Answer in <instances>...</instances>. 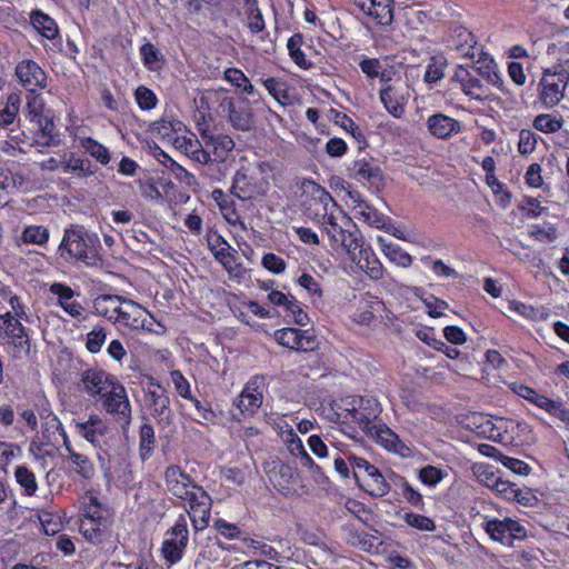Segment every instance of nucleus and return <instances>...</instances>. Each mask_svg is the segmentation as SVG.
Returning <instances> with one entry per match:
<instances>
[{"label": "nucleus", "mask_w": 569, "mask_h": 569, "mask_svg": "<svg viewBox=\"0 0 569 569\" xmlns=\"http://www.w3.org/2000/svg\"><path fill=\"white\" fill-rule=\"evenodd\" d=\"M382 413V405L370 395H349L333 399L328 418L339 425L341 431L356 437L365 433Z\"/></svg>", "instance_id": "1"}, {"label": "nucleus", "mask_w": 569, "mask_h": 569, "mask_svg": "<svg viewBox=\"0 0 569 569\" xmlns=\"http://www.w3.org/2000/svg\"><path fill=\"white\" fill-rule=\"evenodd\" d=\"M100 248L101 243L97 233L87 231L81 224H71L63 231L57 254L68 264L96 266L100 260Z\"/></svg>", "instance_id": "2"}, {"label": "nucleus", "mask_w": 569, "mask_h": 569, "mask_svg": "<svg viewBox=\"0 0 569 569\" xmlns=\"http://www.w3.org/2000/svg\"><path fill=\"white\" fill-rule=\"evenodd\" d=\"M11 311L2 315V326L6 333V349L16 359L28 356L30 352V339L21 320H29L24 306L17 296L9 299Z\"/></svg>", "instance_id": "3"}, {"label": "nucleus", "mask_w": 569, "mask_h": 569, "mask_svg": "<svg viewBox=\"0 0 569 569\" xmlns=\"http://www.w3.org/2000/svg\"><path fill=\"white\" fill-rule=\"evenodd\" d=\"M23 113L39 132L40 139L37 140L38 144L42 147L59 146L60 138L56 130L53 111L46 107V102L40 93L28 94Z\"/></svg>", "instance_id": "4"}, {"label": "nucleus", "mask_w": 569, "mask_h": 569, "mask_svg": "<svg viewBox=\"0 0 569 569\" xmlns=\"http://www.w3.org/2000/svg\"><path fill=\"white\" fill-rule=\"evenodd\" d=\"M348 461L360 489L375 498H382L389 493L390 483L375 465L357 456H349Z\"/></svg>", "instance_id": "5"}, {"label": "nucleus", "mask_w": 569, "mask_h": 569, "mask_svg": "<svg viewBox=\"0 0 569 569\" xmlns=\"http://www.w3.org/2000/svg\"><path fill=\"white\" fill-rule=\"evenodd\" d=\"M176 506H181L190 519L196 532L202 531L209 527L211 518L212 499L201 485L191 487V490L178 501Z\"/></svg>", "instance_id": "6"}, {"label": "nucleus", "mask_w": 569, "mask_h": 569, "mask_svg": "<svg viewBox=\"0 0 569 569\" xmlns=\"http://www.w3.org/2000/svg\"><path fill=\"white\" fill-rule=\"evenodd\" d=\"M481 528L492 541L499 542L506 547H512L516 540L527 538V529L518 520L510 517L503 519L491 518L481 515Z\"/></svg>", "instance_id": "7"}, {"label": "nucleus", "mask_w": 569, "mask_h": 569, "mask_svg": "<svg viewBox=\"0 0 569 569\" xmlns=\"http://www.w3.org/2000/svg\"><path fill=\"white\" fill-rule=\"evenodd\" d=\"M510 390L518 397L527 400L531 405L546 411L550 417L559 419L567 429H569V408H567L562 400L551 399L548 396L539 393L536 389L522 383L511 382Z\"/></svg>", "instance_id": "8"}, {"label": "nucleus", "mask_w": 569, "mask_h": 569, "mask_svg": "<svg viewBox=\"0 0 569 569\" xmlns=\"http://www.w3.org/2000/svg\"><path fill=\"white\" fill-rule=\"evenodd\" d=\"M189 543V526L184 513H180L173 526L166 532L161 546V552L164 560L170 565L178 563L184 556Z\"/></svg>", "instance_id": "9"}, {"label": "nucleus", "mask_w": 569, "mask_h": 569, "mask_svg": "<svg viewBox=\"0 0 569 569\" xmlns=\"http://www.w3.org/2000/svg\"><path fill=\"white\" fill-rule=\"evenodd\" d=\"M154 317L141 305L123 298L113 323L137 332H153Z\"/></svg>", "instance_id": "10"}, {"label": "nucleus", "mask_w": 569, "mask_h": 569, "mask_svg": "<svg viewBox=\"0 0 569 569\" xmlns=\"http://www.w3.org/2000/svg\"><path fill=\"white\" fill-rule=\"evenodd\" d=\"M144 401L158 426L166 428L173 422V411L167 389L153 378L147 383Z\"/></svg>", "instance_id": "11"}, {"label": "nucleus", "mask_w": 569, "mask_h": 569, "mask_svg": "<svg viewBox=\"0 0 569 569\" xmlns=\"http://www.w3.org/2000/svg\"><path fill=\"white\" fill-rule=\"evenodd\" d=\"M113 386L98 406L126 430L131 422V403L124 386L121 382Z\"/></svg>", "instance_id": "12"}, {"label": "nucleus", "mask_w": 569, "mask_h": 569, "mask_svg": "<svg viewBox=\"0 0 569 569\" xmlns=\"http://www.w3.org/2000/svg\"><path fill=\"white\" fill-rule=\"evenodd\" d=\"M321 229L329 238L330 247L333 250L342 249L347 253L355 254V250L360 246L361 236L343 229L338 222L335 213H321L319 220Z\"/></svg>", "instance_id": "13"}, {"label": "nucleus", "mask_w": 569, "mask_h": 569, "mask_svg": "<svg viewBox=\"0 0 569 569\" xmlns=\"http://www.w3.org/2000/svg\"><path fill=\"white\" fill-rule=\"evenodd\" d=\"M569 82V72L560 69L556 72L546 70L539 82V100L546 108H553L563 98Z\"/></svg>", "instance_id": "14"}, {"label": "nucleus", "mask_w": 569, "mask_h": 569, "mask_svg": "<svg viewBox=\"0 0 569 569\" xmlns=\"http://www.w3.org/2000/svg\"><path fill=\"white\" fill-rule=\"evenodd\" d=\"M199 133L206 146L210 162L224 163L236 147L234 140L224 133H214L204 123L199 124Z\"/></svg>", "instance_id": "15"}, {"label": "nucleus", "mask_w": 569, "mask_h": 569, "mask_svg": "<svg viewBox=\"0 0 569 569\" xmlns=\"http://www.w3.org/2000/svg\"><path fill=\"white\" fill-rule=\"evenodd\" d=\"M268 387V376L258 373L244 385L238 397L237 407L241 413L253 416L263 402V393Z\"/></svg>", "instance_id": "16"}, {"label": "nucleus", "mask_w": 569, "mask_h": 569, "mask_svg": "<svg viewBox=\"0 0 569 569\" xmlns=\"http://www.w3.org/2000/svg\"><path fill=\"white\" fill-rule=\"evenodd\" d=\"M379 98L388 113L396 119H400L406 112L409 100L408 86L401 80L382 86Z\"/></svg>", "instance_id": "17"}, {"label": "nucleus", "mask_w": 569, "mask_h": 569, "mask_svg": "<svg viewBox=\"0 0 569 569\" xmlns=\"http://www.w3.org/2000/svg\"><path fill=\"white\" fill-rule=\"evenodd\" d=\"M14 73L20 84L29 94H38L39 91L47 87V73L31 59H24L18 62Z\"/></svg>", "instance_id": "18"}, {"label": "nucleus", "mask_w": 569, "mask_h": 569, "mask_svg": "<svg viewBox=\"0 0 569 569\" xmlns=\"http://www.w3.org/2000/svg\"><path fill=\"white\" fill-rule=\"evenodd\" d=\"M353 4L377 26H390L395 19V0H353Z\"/></svg>", "instance_id": "19"}, {"label": "nucleus", "mask_w": 569, "mask_h": 569, "mask_svg": "<svg viewBox=\"0 0 569 569\" xmlns=\"http://www.w3.org/2000/svg\"><path fill=\"white\" fill-rule=\"evenodd\" d=\"M347 194V204L355 211L358 219L377 228L382 227L385 217L363 199L360 191L351 184L343 188Z\"/></svg>", "instance_id": "20"}, {"label": "nucleus", "mask_w": 569, "mask_h": 569, "mask_svg": "<svg viewBox=\"0 0 569 569\" xmlns=\"http://www.w3.org/2000/svg\"><path fill=\"white\" fill-rule=\"evenodd\" d=\"M163 478L167 490L174 498V501L183 498L191 490V487L198 485L179 465H169L164 470Z\"/></svg>", "instance_id": "21"}, {"label": "nucleus", "mask_w": 569, "mask_h": 569, "mask_svg": "<svg viewBox=\"0 0 569 569\" xmlns=\"http://www.w3.org/2000/svg\"><path fill=\"white\" fill-rule=\"evenodd\" d=\"M480 69L471 70L460 67L452 78V81L459 83L460 90L470 99L485 100L488 97V89L479 79Z\"/></svg>", "instance_id": "22"}, {"label": "nucleus", "mask_w": 569, "mask_h": 569, "mask_svg": "<svg viewBox=\"0 0 569 569\" xmlns=\"http://www.w3.org/2000/svg\"><path fill=\"white\" fill-rule=\"evenodd\" d=\"M114 518H100L97 521L81 520L79 531L86 541L94 546L112 542V526Z\"/></svg>", "instance_id": "23"}, {"label": "nucleus", "mask_w": 569, "mask_h": 569, "mask_svg": "<svg viewBox=\"0 0 569 569\" xmlns=\"http://www.w3.org/2000/svg\"><path fill=\"white\" fill-rule=\"evenodd\" d=\"M355 254L348 253L352 261L357 262L359 268L372 280H380L383 277V266L376 256L370 244H366L362 237L360 246L355 250Z\"/></svg>", "instance_id": "24"}, {"label": "nucleus", "mask_w": 569, "mask_h": 569, "mask_svg": "<svg viewBox=\"0 0 569 569\" xmlns=\"http://www.w3.org/2000/svg\"><path fill=\"white\" fill-rule=\"evenodd\" d=\"M475 432L488 440L502 445L511 443L513 437L507 430V421L498 419L493 422L483 416L475 417Z\"/></svg>", "instance_id": "25"}, {"label": "nucleus", "mask_w": 569, "mask_h": 569, "mask_svg": "<svg viewBox=\"0 0 569 569\" xmlns=\"http://www.w3.org/2000/svg\"><path fill=\"white\" fill-rule=\"evenodd\" d=\"M350 176L361 183L379 188L383 186V171L372 158L356 159L350 167Z\"/></svg>", "instance_id": "26"}, {"label": "nucleus", "mask_w": 569, "mask_h": 569, "mask_svg": "<svg viewBox=\"0 0 569 569\" xmlns=\"http://www.w3.org/2000/svg\"><path fill=\"white\" fill-rule=\"evenodd\" d=\"M114 518V513L112 509L99 499V492L94 489H89L84 492L81 499V520H92L97 521L98 519Z\"/></svg>", "instance_id": "27"}, {"label": "nucleus", "mask_w": 569, "mask_h": 569, "mask_svg": "<svg viewBox=\"0 0 569 569\" xmlns=\"http://www.w3.org/2000/svg\"><path fill=\"white\" fill-rule=\"evenodd\" d=\"M426 124L428 132L440 140H449L462 130L459 120L442 112H436L429 116Z\"/></svg>", "instance_id": "28"}, {"label": "nucleus", "mask_w": 569, "mask_h": 569, "mask_svg": "<svg viewBox=\"0 0 569 569\" xmlns=\"http://www.w3.org/2000/svg\"><path fill=\"white\" fill-rule=\"evenodd\" d=\"M208 247L214 259L221 263L229 273H232L239 266L237 263V251L221 234H209Z\"/></svg>", "instance_id": "29"}, {"label": "nucleus", "mask_w": 569, "mask_h": 569, "mask_svg": "<svg viewBox=\"0 0 569 569\" xmlns=\"http://www.w3.org/2000/svg\"><path fill=\"white\" fill-rule=\"evenodd\" d=\"M187 126L172 116L164 114L152 124V132L160 137L163 142L173 147L179 142L181 136L187 133Z\"/></svg>", "instance_id": "30"}, {"label": "nucleus", "mask_w": 569, "mask_h": 569, "mask_svg": "<svg viewBox=\"0 0 569 569\" xmlns=\"http://www.w3.org/2000/svg\"><path fill=\"white\" fill-rule=\"evenodd\" d=\"M64 449L67 451L66 461L70 470L80 479L90 481L96 475L93 462L83 453H79L71 446L69 438H66Z\"/></svg>", "instance_id": "31"}, {"label": "nucleus", "mask_w": 569, "mask_h": 569, "mask_svg": "<svg viewBox=\"0 0 569 569\" xmlns=\"http://www.w3.org/2000/svg\"><path fill=\"white\" fill-rule=\"evenodd\" d=\"M231 196V193L228 194L222 189L218 188L213 189L211 192V199L216 202L223 219L233 227L244 229V222Z\"/></svg>", "instance_id": "32"}, {"label": "nucleus", "mask_w": 569, "mask_h": 569, "mask_svg": "<svg viewBox=\"0 0 569 569\" xmlns=\"http://www.w3.org/2000/svg\"><path fill=\"white\" fill-rule=\"evenodd\" d=\"M114 376L104 369L94 367L87 368L80 375V381L78 383V388L80 391L84 392L89 398L93 396L94 392L100 390L102 387H108L106 385L110 379Z\"/></svg>", "instance_id": "33"}, {"label": "nucleus", "mask_w": 569, "mask_h": 569, "mask_svg": "<svg viewBox=\"0 0 569 569\" xmlns=\"http://www.w3.org/2000/svg\"><path fill=\"white\" fill-rule=\"evenodd\" d=\"M49 291L57 297L58 306L72 318H78L82 315L83 307L79 301L73 299L74 291L70 286L63 282H53Z\"/></svg>", "instance_id": "34"}, {"label": "nucleus", "mask_w": 569, "mask_h": 569, "mask_svg": "<svg viewBox=\"0 0 569 569\" xmlns=\"http://www.w3.org/2000/svg\"><path fill=\"white\" fill-rule=\"evenodd\" d=\"M363 435L392 452H397L398 446L401 443L399 436L383 422L381 416L378 418V422H375Z\"/></svg>", "instance_id": "35"}, {"label": "nucleus", "mask_w": 569, "mask_h": 569, "mask_svg": "<svg viewBox=\"0 0 569 569\" xmlns=\"http://www.w3.org/2000/svg\"><path fill=\"white\" fill-rule=\"evenodd\" d=\"M230 193L238 199L251 200L260 196V188L254 181V178L249 176L246 170H237L232 179Z\"/></svg>", "instance_id": "36"}, {"label": "nucleus", "mask_w": 569, "mask_h": 569, "mask_svg": "<svg viewBox=\"0 0 569 569\" xmlns=\"http://www.w3.org/2000/svg\"><path fill=\"white\" fill-rule=\"evenodd\" d=\"M174 148L182 150L193 161L201 164L209 163V156L202 139L199 140L189 129L186 134L181 136Z\"/></svg>", "instance_id": "37"}, {"label": "nucleus", "mask_w": 569, "mask_h": 569, "mask_svg": "<svg viewBox=\"0 0 569 569\" xmlns=\"http://www.w3.org/2000/svg\"><path fill=\"white\" fill-rule=\"evenodd\" d=\"M77 433L94 447L100 446L107 432V426L98 415H90L88 420L76 423Z\"/></svg>", "instance_id": "38"}, {"label": "nucleus", "mask_w": 569, "mask_h": 569, "mask_svg": "<svg viewBox=\"0 0 569 569\" xmlns=\"http://www.w3.org/2000/svg\"><path fill=\"white\" fill-rule=\"evenodd\" d=\"M42 420V435L49 443L59 441V438L63 440V447L66 446V438H69L59 418L49 410H43L40 413Z\"/></svg>", "instance_id": "39"}, {"label": "nucleus", "mask_w": 569, "mask_h": 569, "mask_svg": "<svg viewBox=\"0 0 569 569\" xmlns=\"http://www.w3.org/2000/svg\"><path fill=\"white\" fill-rule=\"evenodd\" d=\"M30 22L37 32H39L43 38L51 41L60 38L59 27L56 20L42 10H32L30 13Z\"/></svg>", "instance_id": "40"}, {"label": "nucleus", "mask_w": 569, "mask_h": 569, "mask_svg": "<svg viewBox=\"0 0 569 569\" xmlns=\"http://www.w3.org/2000/svg\"><path fill=\"white\" fill-rule=\"evenodd\" d=\"M123 298L118 295H99L92 301V308L97 316L109 321H114Z\"/></svg>", "instance_id": "41"}, {"label": "nucleus", "mask_w": 569, "mask_h": 569, "mask_svg": "<svg viewBox=\"0 0 569 569\" xmlns=\"http://www.w3.org/2000/svg\"><path fill=\"white\" fill-rule=\"evenodd\" d=\"M223 79L233 86L239 92L253 99H261V92L258 91L246 73L238 68H227L223 72Z\"/></svg>", "instance_id": "42"}, {"label": "nucleus", "mask_w": 569, "mask_h": 569, "mask_svg": "<svg viewBox=\"0 0 569 569\" xmlns=\"http://www.w3.org/2000/svg\"><path fill=\"white\" fill-rule=\"evenodd\" d=\"M61 168L64 173H71L80 179L92 177L97 172L89 159L81 158L74 152H71L68 159L61 161Z\"/></svg>", "instance_id": "43"}, {"label": "nucleus", "mask_w": 569, "mask_h": 569, "mask_svg": "<svg viewBox=\"0 0 569 569\" xmlns=\"http://www.w3.org/2000/svg\"><path fill=\"white\" fill-rule=\"evenodd\" d=\"M389 479L399 487L401 496L410 506L418 509L425 508V500L422 495L403 476L391 471Z\"/></svg>", "instance_id": "44"}, {"label": "nucleus", "mask_w": 569, "mask_h": 569, "mask_svg": "<svg viewBox=\"0 0 569 569\" xmlns=\"http://www.w3.org/2000/svg\"><path fill=\"white\" fill-rule=\"evenodd\" d=\"M305 37L301 32L293 33L287 41V49L290 59L301 70H310L313 67V62L307 59L302 46Z\"/></svg>", "instance_id": "45"}, {"label": "nucleus", "mask_w": 569, "mask_h": 569, "mask_svg": "<svg viewBox=\"0 0 569 569\" xmlns=\"http://www.w3.org/2000/svg\"><path fill=\"white\" fill-rule=\"evenodd\" d=\"M79 147L101 166H108L111 161L109 149L92 137H79Z\"/></svg>", "instance_id": "46"}, {"label": "nucleus", "mask_w": 569, "mask_h": 569, "mask_svg": "<svg viewBox=\"0 0 569 569\" xmlns=\"http://www.w3.org/2000/svg\"><path fill=\"white\" fill-rule=\"evenodd\" d=\"M157 447L154 428L150 423H142L139 430V456L141 461L149 460Z\"/></svg>", "instance_id": "47"}, {"label": "nucleus", "mask_w": 569, "mask_h": 569, "mask_svg": "<svg viewBox=\"0 0 569 569\" xmlns=\"http://www.w3.org/2000/svg\"><path fill=\"white\" fill-rule=\"evenodd\" d=\"M563 117L559 112L540 113L532 120L533 129L546 134L558 132L563 127Z\"/></svg>", "instance_id": "48"}, {"label": "nucleus", "mask_w": 569, "mask_h": 569, "mask_svg": "<svg viewBox=\"0 0 569 569\" xmlns=\"http://www.w3.org/2000/svg\"><path fill=\"white\" fill-rule=\"evenodd\" d=\"M13 475L22 495L26 497H33L38 490V482L34 472L26 465H19L16 467Z\"/></svg>", "instance_id": "49"}, {"label": "nucleus", "mask_w": 569, "mask_h": 569, "mask_svg": "<svg viewBox=\"0 0 569 569\" xmlns=\"http://www.w3.org/2000/svg\"><path fill=\"white\" fill-rule=\"evenodd\" d=\"M487 487L491 488L499 497L507 501H513L517 483L503 479L500 475L491 472L487 476Z\"/></svg>", "instance_id": "50"}, {"label": "nucleus", "mask_w": 569, "mask_h": 569, "mask_svg": "<svg viewBox=\"0 0 569 569\" xmlns=\"http://www.w3.org/2000/svg\"><path fill=\"white\" fill-rule=\"evenodd\" d=\"M261 83L268 93L281 106H286L289 100L288 87L284 80L276 77H261L257 80Z\"/></svg>", "instance_id": "51"}, {"label": "nucleus", "mask_w": 569, "mask_h": 569, "mask_svg": "<svg viewBox=\"0 0 569 569\" xmlns=\"http://www.w3.org/2000/svg\"><path fill=\"white\" fill-rule=\"evenodd\" d=\"M247 27L251 33H260L266 30L263 14L259 8L258 0H244Z\"/></svg>", "instance_id": "52"}, {"label": "nucleus", "mask_w": 569, "mask_h": 569, "mask_svg": "<svg viewBox=\"0 0 569 569\" xmlns=\"http://www.w3.org/2000/svg\"><path fill=\"white\" fill-rule=\"evenodd\" d=\"M320 341L312 329H298L295 338L293 351L311 352L319 348Z\"/></svg>", "instance_id": "53"}, {"label": "nucleus", "mask_w": 569, "mask_h": 569, "mask_svg": "<svg viewBox=\"0 0 569 569\" xmlns=\"http://www.w3.org/2000/svg\"><path fill=\"white\" fill-rule=\"evenodd\" d=\"M447 476L448 472L445 469L432 465L421 467L417 473L418 480L430 488H436Z\"/></svg>", "instance_id": "54"}, {"label": "nucleus", "mask_w": 569, "mask_h": 569, "mask_svg": "<svg viewBox=\"0 0 569 569\" xmlns=\"http://www.w3.org/2000/svg\"><path fill=\"white\" fill-rule=\"evenodd\" d=\"M447 66V59L443 56L431 57L426 67L423 80L430 84L437 83L443 79Z\"/></svg>", "instance_id": "55"}, {"label": "nucleus", "mask_w": 569, "mask_h": 569, "mask_svg": "<svg viewBox=\"0 0 569 569\" xmlns=\"http://www.w3.org/2000/svg\"><path fill=\"white\" fill-rule=\"evenodd\" d=\"M509 309L522 316L523 318L533 321L545 320L548 317V313L545 308H536L531 305H527L518 300L511 301L509 305Z\"/></svg>", "instance_id": "56"}, {"label": "nucleus", "mask_w": 569, "mask_h": 569, "mask_svg": "<svg viewBox=\"0 0 569 569\" xmlns=\"http://www.w3.org/2000/svg\"><path fill=\"white\" fill-rule=\"evenodd\" d=\"M542 168L539 163H531L525 173V182L529 188L532 189H542L545 193H550L551 187L549 183L543 182L542 178Z\"/></svg>", "instance_id": "57"}, {"label": "nucleus", "mask_w": 569, "mask_h": 569, "mask_svg": "<svg viewBox=\"0 0 569 569\" xmlns=\"http://www.w3.org/2000/svg\"><path fill=\"white\" fill-rule=\"evenodd\" d=\"M21 104V93L13 92L8 96L4 108H2V128L8 127L18 118Z\"/></svg>", "instance_id": "58"}, {"label": "nucleus", "mask_w": 569, "mask_h": 569, "mask_svg": "<svg viewBox=\"0 0 569 569\" xmlns=\"http://www.w3.org/2000/svg\"><path fill=\"white\" fill-rule=\"evenodd\" d=\"M383 253L391 262L402 268H408L413 262V258L396 243L386 244Z\"/></svg>", "instance_id": "59"}, {"label": "nucleus", "mask_w": 569, "mask_h": 569, "mask_svg": "<svg viewBox=\"0 0 569 569\" xmlns=\"http://www.w3.org/2000/svg\"><path fill=\"white\" fill-rule=\"evenodd\" d=\"M107 330L103 326H94L93 329L86 335V349L90 353L100 352L107 340Z\"/></svg>", "instance_id": "60"}, {"label": "nucleus", "mask_w": 569, "mask_h": 569, "mask_svg": "<svg viewBox=\"0 0 569 569\" xmlns=\"http://www.w3.org/2000/svg\"><path fill=\"white\" fill-rule=\"evenodd\" d=\"M21 238L24 243L43 246L49 240V229L44 226H28L24 228Z\"/></svg>", "instance_id": "61"}, {"label": "nucleus", "mask_w": 569, "mask_h": 569, "mask_svg": "<svg viewBox=\"0 0 569 569\" xmlns=\"http://www.w3.org/2000/svg\"><path fill=\"white\" fill-rule=\"evenodd\" d=\"M336 123L349 132L359 143H363L359 148L367 146L366 137L359 126L346 113L336 111Z\"/></svg>", "instance_id": "62"}, {"label": "nucleus", "mask_w": 569, "mask_h": 569, "mask_svg": "<svg viewBox=\"0 0 569 569\" xmlns=\"http://www.w3.org/2000/svg\"><path fill=\"white\" fill-rule=\"evenodd\" d=\"M521 213L529 219H537L548 211L547 207H542L538 198L525 196L522 203L519 206Z\"/></svg>", "instance_id": "63"}, {"label": "nucleus", "mask_w": 569, "mask_h": 569, "mask_svg": "<svg viewBox=\"0 0 569 569\" xmlns=\"http://www.w3.org/2000/svg\"><path fill=\"white\" fill-rule=\"evenodd\" d=\"M403 521L409 526L420 531H435V521L425 515L406 512L403 515Z\"/></svg>", "instance_id": "64"}]
</instances>
